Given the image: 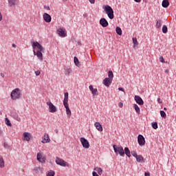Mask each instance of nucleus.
Listing matches in <instances>:
<instances>
[{"mask_svg": "<svg viewBox=\"0 0 176 176\" xmlns=\"http://www.w3.org/2000/svg\"><path fill=\"white\" fill-rule=\"evenodd\" d=\"M8 3L11 8H14L19 3V0H8Z\"/></svg>", "mask_w": 176, "mask_h": 176, "instance_id": "obj_18", "label": "nucleus"}, {"mask_svg": "<svg viewBox=\"0 0 176 176\" xmlns=\"http://www.w3.org/2000/svg\"><path fill=\"white\" fill-rule=\"evenodd\" d=\"M170 6V1L168 0H163L162 3V8H167Z\"/></svg>", "mask_w": 176, "mask_h": 176, "instance_id": "obj_20", "label": "nucleus"}, {"mask_svg": "<svg viewBox=\"0 0 176 176\" xmlns=\"http://www.w3.org/2000/svg\"><path fill=\"white\" fill-rule=\"evenodd\" d=\"M103 9L106 14H107L109 19H110V20H113L115 16L113 15V9H112V7L107 5L106 6H104V8H103Z\"/></svg>", "mask_w": 176, "mask_h": 176, "instance_id": "obj_3", "label": "nucleus"}, {"mask_svg": "<svg viewBox=\"0 0 176 176\" xmlns=\"http://www.w3.org/2000/svg\"><path fill=\"white\" fill-rule=\"evenodd\" d=\"M160 116H162V118H164V119H166V118H167V115L166 114V112H164V111H160Z\"/></svg>", "mask_w": 176, "mask_h": 176, "instance_id": "obj_32", "label": "nucleus"}, {"mask_svg": "<svg viewBox=\"0 0 176 176\" xmlns=\"http://www.w3.org/2000/svg\"><path fill=\"white\" fill-rule=\"evenodd\" d=\"M42 138V144H47V142H50V138H49V134L45 133Z\"/></svg>", "mask_w": 176, "mask_h": 176, "instance_id": "obj_13", "label": "nucleus"}, {"mask_svg": "<svg viewBox=\"0 0 176 176\" xmlns=\"http://www.w3.org/2000/svg\"><path fill=\"white\" fill-rule=\"evenodd\" d=\"M163 24V22L162 21V20H158L157 21V23H156V28H160L162 27Z\"/></svg>", "mask_w": 176, "mask_h": 176, "instance_id": "obj_28", "label": "nucleus"}, {"mask_svg": "<svg viewBox=\"0 0 176 176\" xmlns=\"http://www.w3.org/2000/svg\"><path fill=\"white\" fill-rule=\"evenodd\" d=\"M47 105L49 107V112H51V113H54V112H57V108L52 102H47Z\"/></svg>", "mask_w": 176, "mask_h": 176, "instance_id": "obj_8", "label": "nucleus"}, {"mask_svg": "<svg viewBox=\"0 0 176 176\" xmlns=\"http://www.w3.org/2000/svg\"><path fill=\"white\" fill-rule=\"evenodd\" d=\"M124 152L125 155L128 156V157H130V156H131V155H130V149H129V147H125L124 149Z\"/></svg>", "mask_w": 176, "mask_h": 176, "instance_id": "obj_23", "label": "nucleus"}, {"mask_svg": "<svg viewBox=\"0 0 176 176\" xmlns=\"http://www.w3.org/2000/svg\"><path fill=\"white\" fill-rule=\"evenodd\" d=\"M0 21H2V14L0 12Z\"/></svg>", "mask_w": 176, "mask_h": 176, "instance_id": "obj_52", "label": "nucleus"}, {"mask_svg": "<svg viewBox=\"0 0 176 176\" xmlns=\"http://www.w3.org/2000/svg\"><path fill=\"white\" fill-rule=\"evenodd\" d=\"M89 89L91 91L94 88H93V85H89Z\"/></svg>", "mask_w": 176, "mask_h": 176, "instance_id": "obj_49", "label": "nucleus"}, {"mask_svg": "<svg viewBox=\"0 0 176 176\" xmlns=\"http://www.w3.org/2000/svg\"><path fill=\"white\" fill-rule=\"evenodd\" d=\"M138 142L140 146H144L145 145V138L142 135H138Z\"/></svg>", "mask_w": 176, "mask_h": 176, "instance_id": "obj_10", "label": "nucleus"}, {"mask_svg": "<svg viewBox=\"0 0 176 176\" xmlns=\"http://www.w3.org/2000/svg\"><path fill=\"white\" fill-rule=\"evenodd\" d=\"M14 120H17V122H20L21 118H20V117H19V115L15 114V116H14Z\"/></svg>", "mask_w": 176, "mask_h": 176, "instance_id": "obj_39", "label": "nucleus"}, {"mask_svg": "<svg viewBox=\"0 0 176 176\" xmlns=\"http://www.w3.org/2000/svg\"><path fill=\"white\" fill-rule=\"evenodd\" d=\"M113 151L116 155H120L121 156H124V150L123 147L120 145L116 146V144L113 145Z\"/></svg>", "mask_w": 176, "mask_h": 176, "instance_id": "obj_4", "label": "nucleus"}, {"mask_svg": "<svg viewBox=\"0 0 176 176\" xmlns=\"http://www.w3.org/2000/svg\"><path fill=\"white\" fill-rule=\"evenodd\" d=\"M157 102H159V104H162V101L160 100V98H157Z\"/></svg>", "mask_w": 176, "mask_h": 176, "instance_id": "obj_51", "label": "nucleus"}, {"mask_svg": "<svg viewBox=\"0 0 176 176\" xmlns=\"http://www.w3.org/2000/svg\"><path fill=\"white\" fill-rule=\"evenodd\" d=\"M144 176H151V173L149 172H145Z\"/></svg>", "mask_w": 176, "mask_h": 176, "instance_id": "obj_47", "label": "nucleus"}, {"mask_svg": "<svg viewBox=\"0 0 176 176\" xmlns=\"http://www.w3.org/2000/svg\"><path fill=\"white\" fill-rule=\"evenodd\" d=\"M100 25H102V27L104 28L108 27V25H109V23H108V21H107L105 18H102L100 19Z\"/></svg>", "mask_w": 176, "mask_h": 176, "instance_id": "obj_12", "label": "nucleus"}, {"mask_svg": "<svg viewBox=\"0 0 176 176\" xmlns=\"http://www.w3.org/2000/svg\"><path fill=\"white\" fill-rule=\"evenodd\" d=\"M78 44L80 45V42L78 41Z\"/></svg>", "mask_w": 176, "mask_h": 176, "instance_id": "obj_60", "label": "nucleus"}, {"mask_svg": "<svg viewBox=\"0 0 176 176\" xmlns=\"http://www.w3.org/2000/svg\"><path fill=\"white\" fill-rule=\"evenodd\" d=\"M3 134V131H2V129H0V135H2Z\"/></svg>", "mask_w": 176, "mask_h": 176, "instance_id": "obj_53", "label": "nucleus"}, {"mask_svg": "<svg viewBox=\"0 0 176 176\" xmlns=\"http://www.w3.org/2000/svg\"><path fill=\"white\" fill-rule=\"evenodd\" d=\"M3 146H4V148H6V149H9V148H10L9 144L6 142L4 143Z\"/></svg>", "mask_w": 176, "mask_h": 176, "instance_id": "obj_41", "label": "nucleus"}, {"mask_svg": "<svg viewBox=\"0 0 176 176\" xmlns=\"http://www.w3.org/2000/svg\"><path fill=\"white\" fill-rule=\"evenodd\" d=\"M165 74H168V69H166L165 70Z\"/></svg>", "mask_w": 176, "mask_h": 176, "instance_id": "obj_56", "label": "nucleus"}, {"mask_svg": "<svg viewBox=\"0 0 176 176\" xmlns=\"http://www.w3.org/2000/svg\"><path fill=\"white\" fill-rule=\"evenodd\" d=\"M56 32L59 36L61 38H65L67 36V32H65V28H58L56 30Z\"/></svg>", "mask_w": 176, "mask_h": 176, "instance_id": "obj_9", "label": "nucleus"}, {"mask_svg": "<svg viewBox=\"0 0 176 176\" xmlns=\"http://www.w3.org/2000/svg\"><path fill=\"white\" fill-rule=\"evenodd\" d=\"M92 175H93V176H100V175H98V174H97V172H95V171H94V172L92 173Z\"/></svg>", "mask_w": 176, "mask_h": 176, "instance_id": "obj_44", "label": "nucleus"}, {"mask_svg": "<svg viewBox=\"0 0 176 176\" xmlns=\"http://www.w3.org/2000/svg\"><path fill=\"white\" fill-rule=\"evenodd\" d=\"M55 162L56 163V164H58L59 166H61L62 167H67V162H65L64 160L56 157Z\"/></svg>", "mask_w": 176, "mask_h": 176, "instance_id": "obj_7", "label": "nucleus"}, {"mask_svg": "<svg viewBox=\"0 0 176 176\" xmlns=\"http://www.w3.org/2000/svg\"><path fill=\"white\" fill-rule=\"evenodd\" d=\"M91 91V94H93V96H97V93L98 91L97 90V89L94 88V89Z\"/></svg>", "mask_w": 176, "mask_h": 176, "instance_id": "obj_37", "label": "nucleus"}, {"mask_svg": "<svg viewBox=\"0 0 176 176\" xmlns=\"http://www.w3.org/2000/svg\"><path fill=\"white\" fill-rule=\"evenodd\" d=\"M56 133H58V131H56Z\"/></svg>", "mask_w": 176, "mask_h": 176, "instance_id": "obj_61", "label": "nucleus"}, {"mask_svg": "<svg viewBox=\"0 0 176 176\" xmlns=\"http://www.w3.org/2000/svg\"><path fill=\"white\" fill-rule=\"evenodd\" d=\"M94 126L98 131H102V125L100 122H95Z\"/></svg>", "mask_w": 176, "mask_h": 176, "instance_id": "obj_21", "label": "nucleus"}, {"mask_svg": "<svg viewBox=\"0 0 176 176\" xmlns=\"http://www.w3.org/2000/svg\"><path fill=\"white\" fill-rule=\"evenodd\" d=\"M111 83H112V80H111V78H105L103 80V85H104V86H106V87H109V86H111Z\"/></svg>", "mask_w": 176, "mask_h": 176, "instance_id": "obj_14", "label": "nucleus"}, {"mask_svg": "<svg viewBox=\"0 0 176 176\" xmlns=\"http://www.w3.org/2000/svg\"><path fill=\"white\" fill-rule=\"evenodd\" d=\"M11 98L12 100H19L21 96V92L19 88H16L11 92Z\"/></svg>", "mask_w": 176, "mask_h": 176, "instance_id": "obj_5", "label": "nucleus"}, {"mask_svg": "<svg viewBox=\"0 0 176 176\" xmlns=\"http://www.w3.org/2000/svg\"><path fill=\"white\" fill-rule=\"evenodd\" d=\"M64 70H65V75L66 76H69V74H71V72H72V69H71V67H65Z\"/></svg>", "mask_w": 176, "mask_h": 176, "instance_id": "obj_19", "label": "nucleus"}, {"mask_svg": "<svg viewBox=\"0 0 176 176\" xmlns=\"http://www.w3.org/2000/svg\"><path fill=\"white\" fill-rule=\"evenodd\" d=\"M108 78L109 79H111V80H113V72H112V71L111 70H109V72H108Z\"/></svg>", "mask_w": 176, "mask_h": 176, "instance_id": "obj_27", "label": "nucleus"}, {"mask_svg": "<svg viewBox=\"0 0 176 176\" xmlns=\"http://www.w3.org/2000/svg\"><path fill=\"white\" fill-rule=\"evenodd\" d=\"M132 41H133V45H138V41H137L136 38H133Z\"/></svg>", "mask_w": 176, "mask_h": 176, "instance_id": "obj_38", "label": "nucleus"}, {"mask_svg": "<svg viewBox=\"0 0 176 176\" xmlns=\"http://www.w3.org/2000/svg\"><path fill=\"white\" fill-rule=\"evenodd\" d=\"M80 141L85 149H89L90 148V144L89 141L85 138H80Z\"/></svg>", "mask_w": 176, "mask_h": 176, "instance_id": "obj_6", "label": "nucleus"}, {"mask_svg": "<svg viewBox=\"0 0 176 176\" xmlns=\"http://www.w3.org/2000/svg\"><path fill=\"white\" fill-rule=\"evenodd\" d=\"M152 127L154 129V130H157V122H152Z\"/></svg>", "mask_w": 176, "mask_h": 176, "instance_id": "obj_36", "label": "nucleus"}, {"mask_svg": "<svg viewBox=\"0 0 176 176\" xmlns=\"http://www.w3.org/2000/svg\"><path fill=\"white\" fill-rule=\"evenodd\" d=\"M168 31V28H167V25H164L162 26V32H163V34H167Z\"/></svg>", "mask_w": 176, "mask_h": 176, "instance_id": "obj_29", "label": "nucleus"}, {"mask_svg": "<svg viewBox=\"0 0 176 176\" xmlns=\"http://www.w3.org/2000/svg\"><path fill=\"white\" fill-rule=\"evenodd\" d=\"M33 170L34 171V173H36V174H38V173H39V171H41V167L36 166L34 168Z\"/></svg>", "mask_w": 176, "mask_h": 176, "instance_id": "obj_33", "label": "nucleus"}, {"mask_svg": "<svg viewBox=\"0 0 176 176\" xmlns=\"http://www.w3.org/2000/svg\"><path fill=\"white\" fill-rule=\"evenodd\" d=\"M135 2H137L138 3H140V2H141V0H134Z\"/></svg>", "mask_w": 176, "mask_h": 176, "instance_id": "obj_54", "label": "nucleus"}, {"mask_svg": "<svg viewBox=\"0 0 176 176\" xmlns=\"http://www.w3.org/2000/svg\"><path fill=\"white\" fill-rule=\"evenodd\" d=\"M63 105L66 109V113L67 115V118H71V109H69V106L68 104V92L65 93Z\"/></svg>", "mask_w": 176, "mask_h": 176, "instance_id": "obj_2", "label": "nucleus"}, {"mask_svg": "<svg viewBox=\"0 0 176 176\" xmlns=\"http://www.w3.org/2000/svg\"><path fill=\"white\" fill-rule=\"evenodd\" d=\"M32 47L33 49L34 56H36V57L39 59L40 61H43V54L42 52H43L44 48L38 41L32 42Z\"/></svg>", "mask_w": 176, "mask_h": 176, "instance_id": "obj_1", "label": "nucleus"}, {"mask_svg": "<svg viewBox=\"0 0 176 176\" xmlns=\"http://www.w3.org/2000/svg\"><path fill=\"white\" fill-rule=\"evenodd\" d=\"M160 63H164L165 61H164V58H163V56H160Z\"/></svg>", "mask_w": 176, "mask_h": 176, "instance_id": "obj_42", "label": "nucleus"}, {"mask_svg": "<svg viewBox=\"0 0 176 176\" xmlns=\"http://www.w3.org/2000/svg\"><path fill=\"white\" fill-rule=\"evenodd\" d=\"M35 74L36 76H39L41 75V72L40 71H36Z\"/></svg>", "mask_w": 176, "mask_h": 176, "instance_id": "obj_43", "label": "nucleus"}, {"mask_svg": "<svg viewBox=\"0 0 176 176\" xmlns=\"http://www.w3.org/2000/svg\"><path fill=\"white\" fill-rule=\"evenodd\" d=\"M1 76H2V78H5V74H3V73H1Z\"/></svg>", "mask_w": 176, "mask_h": 176, "instance_id": "obj_55", "label": "nucleus"}, {"mask_svg": "<svg viewBox=\"0 0 176 176\" xmlns=\"http://www.w3.org/2000/svg\"><path fill=\"white\" fill-rule=\"evenodd\" d=\"M135 159L139 163H141V162L144 161V157H142L141 155H138Z\"/></svg>", "mask_w": 176, "mask_h": 176, "instance_id": "obj_25", "label": "nucleus"}, {"mask_svg": "<svg viewBox=\"0 0 176 176\" xmlns=\"http://www.w3.org/2000/svg\"><path fill=\"white\" fill-rule=\"evenodd\" d=\"M56 175V172L53 170H50L48 172H47V176H54Z\"/></svg>", "mask_w": 176, "mask_h": 176, "instance_id": "obj_26", "label": "nucleus"}, {"mask_svg": "<svg viewBox=\"0 0 176 176\" xmlns=\"http://www.w3.org/2000/svg\"><path fill=\"white\" fill-rule=\"evenodd\" d=\"M5 167V161L3 160V157L0 155V168H3Z\"/></svg>", "mask_w": 176, "mask_h": 176, "instance_id": "obj_22", "label": "nucleus"}, {"mask_svg": "<svg viewBox=\"0 0 176 176\" xmlns=\"http://www.w3.org/2000/svg\"><path fill=\"white\" fill-rule=\"evenodd\" d=\"M164 111H167V108L164 107Z\"/></svg>", "mask_w": 176, "mask_h": 176, "instance_id": "obj_58", "label": "nucleus"}, {"mask_svg": "<svg viewBox=\"0 0 176 176\" xmlns=\"http://www.w3.org/2000/svg\"><path fill=\"white\" fill-rule=\"evenodd\" d=\"M120 108H123V103H122V102H120L119 104H118Z\"/></svg>", "mask_w": 176, "mask_h": 176, "instance_id": "obj_48", "label": "nucleus"}, {"mask_svg": "<svg viewBox=\"0 0 176 176\" xmlns=\"http://www.w3.org/2000/svg\"><path fill=\"white\" fill-rule=\"evenodd\" d=\"M44 9H46V10H50V7L44 6Z\"/></svg>", "mask_w": 176, "mask_h": 176, "instance_id": "obj_45", "label": "nucleus"}, {"mask_svg": "<svg viewBox=\"0 0 176 176\" xmlns=\"http://www.w3.org/2000/svg\"><path fill=\"white\" fill-rule=\"evenodd\" d=\"M12 47H16V44H12Z\"/></svg>", "mask_w": 176, "mask_h": 176, "instance_id": "obj_57", "label": "nucleus"}, {"mask_svg": "<svg viewBox=\"0 0 176 176\" xmlns=\"http://www.w3.org/2000/svg\"><path fill=\"white\" fill-rule=\"evenodd\" d=\"M32 138V135H31V133H30L28 132L23 133V140H24V141L29 142L31 140Z\"/></svg>", "mask_w": 176, "mask_h": 176, "instance_id": "obj_15", "label": "nucleus"}, {"mask_svg": "<svg viewBox=\"0 0 176 176\" xmlns=\"http://www.w3.org/2000/svg\"><path fill=\"white\" fill-rule=\"evenodd\" d=\"M116 32L118 34V35H122V28H120V27H117L116 28Z\"/></svg>", "mask_w": 176, "mask_h": 176, "instance_id": "obj_30", "label": "nucleus"}, {"mask_svg": "<svg viewBox=\"0 0 176 176\" xmlns=\"http://www.w3.org/2000/svg\"><path fill=\"white\" fill-rule=\"evenodd\" d=\"M43 19L45 23H50L52 21V16L46 12L43 14Z\"/></svg>", "mask_w": 176, "mask_h": 176, "instance_id": "obj_11", "label": "nucleus"}, {"mask_svg": "<svg viewBox=\"0 0 176 176\" xmlns=\"http://www.w3.org/2000/svg\"><path fill=\"white\" fill-rule=\"evenodd\" d=\"M5 123L7 124V126H12V123H10V120L8 118L5 119Z\"/></svg>", "mask_w": 176, "mask_h": 176, "instance_id": "obj_35", "label": "nucleus"}, {"mask_svg": "<svg viewBox=\"0 0 176 176\" xmlns=\"http://www.w3.org/2000/svg\"><path fill=\"white\" fill-rule=\"evenodd\" d=\"M131 153L132 156H133V157L136 158L138 156L137 155V152H135V151H131Z\"/></svg>", "mask_w": 176, "mask_h": 176, "instance_id": "obj_40", "label": "nucleus"}, {"mask_svg": "<svg viewBox=\"0 0 176 176\" xmlns=\"http://www.w3.org/2000/svg\"><path fill=\"white\" fill-rule=\"evenodd\" d=\"M74 62L75 65H76V67H79V59H78V57L74 56Z\"/></svg>", "mask_w": 176, "mask_h": 176, "instance_id": "obj_31", "label": "nucleus"}, {"mask_svg": "<svg viewBox=\"0 0 176 176\" xmlns=\"http://www.w3.org/2000/svg\"><path fill=\"white\" fill-rule=\"evenodd\" d=\"M118 90H119L120 91H123V92L124 93V89H123L122 87H119V88H118Z\"/></svg>", "mask_w": 176, "mask_h": 176, "instance_id": "obj_46", "label": "nucleus"}, {"mask_svg": "<svg viewBox=\"0 0 176 176\" xmlns=\"http://www.w3.org/2000/svg\"><path fill=\"white\" fill-rule=\"evenodd\" d=\"M95 170H96L98 174H99V175H102V169L101 168H95Z\"/></svg>", "mask_w": 176, "mask_h": 176, "instance_id": "obj_34", "label": "nucleus"}, {"mask_svg": "<svg viewBox=\"0 0 176 176\" xmlns=\"http://www.w3.org/2000/svg\"><path fill=\"white\" fill-rule=\"evenodd\" d=\"M135 101L138 105H144V100L139 96H135Z\"/></svg>", "mask_w": 176, "mask_h": 176, "instance_id": "obj_16", "label": "nucleus"}, {"mask_svg": "<svg viewBox=\"0 0 176 176\" xmlns=\"http://www.w3.org/2000/svg\"><path fill=\"white\" fill-rule=\"evenodd\" d=\"M89 1L90 2V3H95L96 0H89Z\"/></svg>", "mask_w": 176, "mask_h": 176, "instance_id": "obj_50", "label": "nucleus"}, {"mask_svg": "<svg viewBox=\"0 0 176 176\" xmlns=\"http://www.w3.org/2000/svg\"><path fill=\"white\" fill-rule=\"evenodd\" d=\"M63 2H67L68 0H63Z\"/></svg>", "mask_w": 176, "mask_h": 176, "instance_id": "obj_59", "label": "nucleus"}, {"mask_svg": "<svg viewBox=\"0 0 176 176\" xmlns=\"http://www.w3.org/2000/svg\"><path fill=\"white\" fill-rule=\"evenodd\" d=\"M37 160L40 162V163H45V157H43L42 153H37Z\"/></svg>", "mask_w": 176, "mask_h": 176, "instance_id": "obj_17", "label": "nucleus"}, {"mask_svg": "<svg viewBox=\"0 0 176 176\" xmlns=\"http://www.w3.org/2000/svg\"><path fill=\"white\" fill-rule=\"evenodd\" d=\"M133 108L136 112V113H140L141 112V110L140 109V107L137 105V104H133Z\"/></svg>", "mask_w": 176, "mask_h": 176, "instance_id": "obj_24", "label": "nucleus"}]
</instances>
